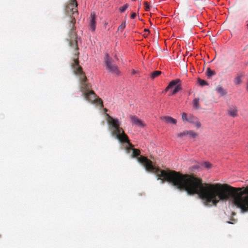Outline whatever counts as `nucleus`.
Returning <instances> with one entry per match:
<instances>
[{
	"instance_id": "obj_1",
	"label": "nucleus",
	"mask_w": 248,
	"mask_h": 248,
	"mask_svg": "<svg viewBox=\"0 0 248 248\" xmlns=\"http://www.w3.org/2000/svg\"><path fill=\"white\" fill-rule=\"evenodd\" d=\"M139 162L142 163L147 171L155 173L158 179L167 181L180 191H186L188 195L197 194L204 201L202 194L205 193V185L201 178L194 175L183 174L179 172L170 170H160L154 167L152 162L147 157H138Z\"/></svg>"
},
{
	"instance_id": "obj_2",
	"label": "nucleus",
	"mask_w": 248,
	"mask_h": 248,
	"mask_svg": "<svg viewBox=\"0 0 248 248\" xmlns=\"http://www.w3.org/2000/svg\"><path fill=\"white\" fill-rule=\"evenodd\" d=\"M204 202L208 206H217L220 202L232 201L244 213L248 211V187H234L228 184L205 183Z\"/></svg>"
},
{
	"instance_id": "obj_3",
	"label": "nucleus",
	"mask_w": 248,
	"mask_h": 248,
	"mask_svg": "<svg viewBox=\"0 0 248 248\" xmlns=\"http://www.w3.org/2000/svg\"><path fill=\"white\" fill-rule=\"evenodd\" d=\"M74 49L73 53L74 58L73 62L71 64V66L73 69L74 73L79 77L80 80V91L82 92V96L85 99L91 103H98L103 105V101L101 99L96 98V95L94 92L91 90V86L87 82V78L85 73L82 71V67L79 64L78 49Z\"/></svg>"
},
{
	"instance_id": "obj_4",
	"label": "nucleus",
	"mask_w": 248,
	"mask_h": 248,
	"mask_svg": "<svg viewBox=\"0 0 248 248\" xmlns=\"http://www.w3.org/2000/svg\"><path fill=\"white\" fill-rule=\"evenodd\" d=\"M78 3L76 0H70L69 3L65 8V12L70 16V21L69 23V27L70 28L69 32V44L71 48H75L76 50L79 49L78 45L77 36L75 31L76 27L75 16L78 15L77 9Z\"/></svg>"
},
{
	"instance_id": "obj_5",
	"label": "nucleus",
	"mask_w": 248,
	"mask_h": 248,
	"mask_svg": "<svg viewBox=\"0 0 248 248\" xmlns=\"http://www.w3.org/2000/svg\"><path fill=\"white\" fill-rule=\"evenodd\" d=\"M108 122L111 124L113 128V130L111 132L112 135H115L116 138L121 142H126L132 147V144L129 142L128 136L125 134L123 128L120 127V123L119 120L108 115Z\"/></svg>"
},
{
	"instance_id": "obj_6",
	"label": "nucleus",
	"mask_w": 248,
	"mask_h": 248,
	"mask_svg": "<svg viewBox=\"0 0 248 248\" xmlns=\"http://www.w3.org/2000/svg\"><path fill=\"white\" fill-rule=\"evenodd\" d=\"M104 62L106 66L107 70L111 73L112 74L115 75H119L120 72L119 70L118 67L113 63V60L108 54H106L104 57Z\"/></svg>"
},
{
	"instance_id": "obj_7",
	"label": "nucleus",
	"mask_w": 248,
	"mask_h": 248,
	"mask_svg": "<svg viewBox=\"0 0 248 248\" xmlns=\"http://www.w3.org/2000/svg\"><path fill=\"white\" fill-rule=\"evenodd\" d=\"M181 81L179 79H176L171 81L168 86L166 87L165 91H167L174 87V89L173 90L171 94L173 95L176 94L177 92L181 90L182 87L181 86Z\"/></svg>"
},
{
	"instance_id": "obj_8",
	"label": "nucleus",
	"mask_w": 248,
	"mask_h": 248,
	"mask_svg": "<svg viewBox=\"0 0 248 248\" xmlns=\"http://www.w3.org/2000/svg\"><path fill=\"white\" fill-rule=\"evenodd\" d=\"M131 121L133 124L136 125L140 127L144 126L143 122L139 119L136 116H130Z\"/></svg>"
},
{
	"instance_id": "obj_9",
	"label": "nucleus",
	"mask_w": 248,
	"mask_h": 248,
	"mask_svg": "<svg viewBox=\"0 0 248 248\" xmlns=\"http://www.w3.org/2000/svg\"><path fill=\"white\" fill-rule=\"evenodd\" d=\"M90 20L89 26L93 31L95 30L96 28V16L94 13H91L90 15Z\"/></svg>"
},
{
	"instance_id": "obj_10",
	"label": "nucleus",
	"mask_w": 248,
	"mask_h": 248,
	"mask_svg": "<svg viewBox=\"0 0 248 248\" xmlns=\"http://www.w3.org/2000/svg\"><path fill=\"white\" fill-rule=\"evenodd\" d=\"M237 111L238 110L236 106L230 107L228 110L229 114L233 117H236L238 115Z\"/></svg>"
},
{
	"instance_id": "obj_11",
	"label": "nucleus",
	"mask_w": 248,
	"mask_h": 248,
	"mask_svg": "<svg viewBox=\"0 0 248 248\" xmlns=\"http://www.w3.org/2000/svg\"><path fill=\"white\" fill-rule=\"evenodd\" d=\"M162 120L167 124H176V120L169 116H164L161 118Z\"/></svg>"
},
{
	"instance_id": "obj_12",
	"label": "nucleus",
	"mask_w": 248,
	"mask_h": 248,
	"mask_svg": "<svg viewBox=\"0 0 248 248\" xmlns=\"http://www.w3.org/2000/svg\"><path fill=\"white\" fill-rule=\"evenodd\" d=\"M129 146V147L127 148V150L128 152H129L130 150H132V157H135L138 156L140 155V152L139 149L133 148V146H130L128 143H127ZM132 146H133L132 145Z\"/></svg>"
},
{
	"instance_id": "obj_13",
	"label": "nucleus",
	"mask_w": 248,
	"mask_h": 248,
	"mask_svg": "<svg viewBox=\"0 0 248 248\" xmlns=\"http://www.w3.org/2000/svg\"><path fill=\"white\" fill-rule=\"evenodd\" d=\"M193 106L194 109H199L201 108V105L200 104V99L199 98H195L193 100Z\"/></svg>"
},
{
	"instance_id": "obj_14",
	"label": "nucleus",
	"mask_w": 248,
	"mask_h": 248,
	"mask_svg": "<svg viewBox=\"0 0 248 248\" xmlns=\"http://www.w3.org/2000/svg\"><path fill=\"white\" fill-rule=\"evenodd\" d=\"M216 91L219 93L220 95L224 96L227 94V92L221 86L218 85L216 88Z\"/></svg>"
},
{
	"instance_id": "obj_15",
	"label": "nucleus",
	"mask_w": 248,
	"mask_h": 248,
	"mask_svg": "<svg viewBox=\"0 0 248 248\" xmlns=\"http://www.w3.org/2000/svg\"><path fill=\"white\" fill-rule=\"evenodd\" d=\"M216 72L215 71L212 70L210 68H208L206 70V75L208 78H211V77L215 75Z\"/></svg>"
},
{
	"instance_id": "obj_16",
	"label": "nucleus",
	"mask_w": 248,
	"mask_h": 248,
	"mask_svg": "<svg viewBox=\"0 0 248 248\" xmlns=\"http://www.w3.org/2000/svg\"><path fill=\"white\" fill-rule=\"evenodd\" d=\"M197 119V118L196 117H194L192 115L190 114L188 115L187 122L193 124L194 123H195V122H196V120Z\"/></svg>"
},
{
	"instance_id": "obj_17",
	"label": "nucleus",
	"mask_w": 248,
	"mask_h": 248,
	"mask_svg": "<svg viewBox=\"0 0 248 248\" xmlns=\"http://www.w3.org/2000/svg\"><path fill=\"white\" fill-rule=\"evenodd\" d=\"M161 74V72L160 71H155L151 74V78L154 79L159 76Z\"/></svg>"
},
{
	"instance_id": "obj_18",
	"label": "nucleus",
	"mask_w": 248,
	"mask_h": 248,
	"mask_svg": "<svg viewBox=\"0 0 248 248\" xmlns=\"http://www.w3.org/2000/svg\"><path fill=\"white\" fill-rule=\"evenodd\" d=\"M187 136H189V137L191 138H195L197 136V134L196 132L189 130L187 131Z\"/></svg>"
},
{
	"instance_id": "obj_19",
	"label": "nucleus",
	"mask_w": 248,
	"mask_h": 248,
	"mask_svg": "<svg viewBox=\"0 0 248 248\" xmlns=\"http://www.w3.org/2000/svg\"><path fill=\"white\" fill-rule=\"evenodd\" d=\"M198 83L202 86L208 85V83L207 81L201 78H198Z\"/></svg>"
},
{
	"instance_id": "obj_20",
	"label": "nucleus",
	"mask_w": 248,
	"mask_h": 248,
	"mask_svg": "<svg viewBox=\"0 0 248 248\" xmlns=\"http://www.w3.org/2000/svg\"><path fill=\"white\" fill-rule=\"evenodd\" d=\"M125 22L122 23L121 25L119 26L118 28V31H120L121 32H122L124 29L125 28Z\"/></svg>"
},
{
	"instance_id": "obj_21",
	"label": "nucleus",
	"mask_w": 248,
	"mask_h": 248,
	"mask_svg": "<svg viewBox=\"0 0 248 248\" xmlns=\"http://www.w3.org/2000/svg\"><path fill=\"white\" fill-rule=\"evenodd\" d=\"M129 5L128 4L126 3L122 7L119 8V10L120 12L123 13L124 12L128 7Z\"/></svg>"
},
{
	"instance_id": "obj_22",
	"label": "nucleus",
	"mask_w": 248,
	"mask_h": 248,
	"mask_svg": "<svg viewBox=\"0 0 248 248\" xmlns=\"http://www.w3.org/2000/svg\"><path fill=\"white\" fill-rule=\"evenodd\" d=\"M242 82L241 77L237 76L234 79V83L235 84H240Z\"/></svg>"
},
{
	"instance_id": "obj_23",
	"label": "nucleus",
	"mask_w": 248,
	"mask_h": 248,
	"mask_svg": "<svg viewBox=\"0 0 248 248\" xmlns=\"http://www.w3.org/2000/svg\"><path fill=\"white\" fill-rule=\"evenodd\" d=\"M186 136H187V131H185L177 134V136L181 138Z\"/></svg>"
},
{
	"instance_id": "obj_24",
	"label": "nucleus",
	"mask_w": 248,
	"mask_h": 248,
	"mask_svg": "<svg viewBox=\"0 0 248 248\" xmlns=\"http://www.w3.org/2000/svg\"><path fill=\"white\" fill-rule=\"evenodd\" d=\"M145 7V10L146 11H149L150 9V7L147 1H144L143 3Z\"/></svg>"
},
{
	"instance_id": "obj_25",
	"label": "nucleus",
	"mask_w": 248,
	"mask_h": 248,
	"mask_svg": "<svg viewBox=\"0 0 248 248\" xmlns=\"http://www.w3.org/2000/svg\"><path fill=\"white\" fill-rule=\"evenodd\" d=\"M211 164L208 162L203 163L202 166L205 167L207 169H210L211 167Z\"/></svg>"
},
{
	"instance_id": "obj_26",
	"label": "nucleus",
	"mask_w": 248,
	"mask_h": 248,
	"mask_svg": "<svg viewBox=\"0 0 248 248\" xmlns=\"http://www.w3.org/2000/svg\"><path fill=\"white\" fill-rule=\"evenodd\" d=\"M237 221V219H235V218H234L233 217H232L231 219H230V221H228L227 222V223H229V224H235V223H236Z\"/></svg>"
},
{
	"instance_id": "obj_27",
	"label": "nucleus",
	"mask_w": 248,
	"mask_h": 248,
	"mask_svg": "<svg viewBox=\"0 0 248 248\" xmlns=\"http://www.w3.org/2000/svg\"><path fill=\"white\" fill-rule=\"evenodd\" d=\"M188 116H187L186 113L183 112L182 113V119L184 121H187V118Z\"/></svg>"
},
{
	"instance_id": "obj_28",
	"label": "nucleus",
	"mask_w": 248,
	"mask_h": 248,
	"mask_svg": "<svg viewBox=\"0 0 248 248\" xmlns=\"http://www.w3.org/2000/svg\"><path fill=\"white\" fill-rule=\"evenodd\" d=\"M193 124H195V126L197 127V128H199L201 126V123L199 121L198 119L196 120V122H195V123H194Z\"/></svg>"
},
{
	"instance_id": "obj_29",
	"label": "nucleus",
	"mask_w": 248,
	"mask_h": 248,
	"mask_svg": "<svg viewBox=\"0 0 248 248\" xmlns=\"http://www.w3.org/2000/svg\"><path fill=\"white\" fill-rule=\"evenodd\" d=\"M136 16V14L135 13H132L131 15V18L134 19L135 17Z\"/></svg>"
},
{
	"instance_id": "obj_30",
	"label": "nucleus",
	"mask_w": 248,
	"mask_h": 248,
	"mask_svg": "<svg viewBox=\"0 0 248 248\" xmlns=\"http://www.w3.org/2000/svg\"><path fill=\"white\" fill-rule=\"evenodd\" d=\"M232 216H235L236 215V213L235 212H232Z\"/></svg>"
},
{
	"instance_id": "obj_31",
	"label": "nucleus",
	"mask_w": 248,
	"mask_h": 248,
	"mask_svg": "<svg viewBox=\"0 0 248 248\" xmlns=\"http://www.w3.org/2000/svg\"><path fill=\"white\" fill-rule=\"evenodd\" d=\"M144 31H149V30H147V29H145V30H144Z\"/></svg>"
}]
</instances>
